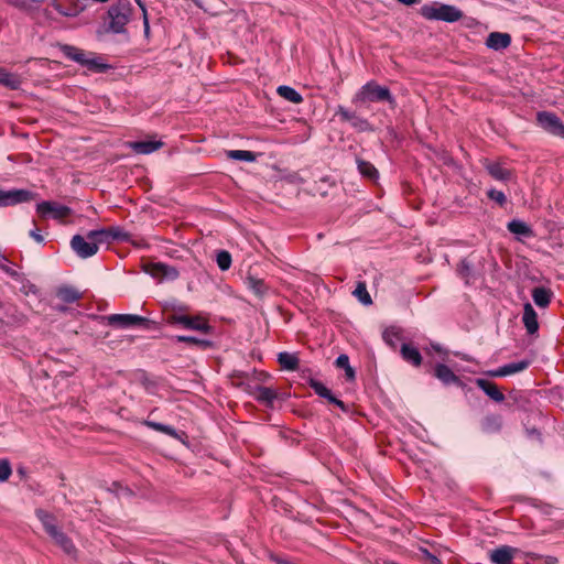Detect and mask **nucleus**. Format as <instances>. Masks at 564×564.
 <instances>
[{
    "instance_id": "obj_1",
    "label": "nucleus",
    "mask_w": 564,
    "mask_h": 564,
    "mask_svg": "<svg viewBox=\"0 0 564 564\" xmlns=\"http://www.w3.org/2000/svg\"><path fill=\"white\" fill-rule=\"evenodd\" d=\"M352 102L362 107L367 104H388L394 110L398 106L395 97L387 86L379 85L376 80H369L356 93Z\"/></svg>"
},
{
    "instance_id": "obj_2",
    "label": "nucleus",
    "mask_w": 564,
    "mask_h": 564,
    "mask_svg": "<svg viewBox=\"0 0 564 564\" xmlns=\"http://www.w3.org/2000/svg\"><path fill=\"white\" fill-rule=\"evenodd\" d=\"M59 50L66 58L86 67L89 72L102 74L111 68V65L105 63L102 57L94 52H86L70 44H62Z\"/></svg>"
},
{
    "instance_id": "obj_3",
    "label": "nucleus",
    "mask_w": 564,
    "mask_h": 564,
    "mask_svg": "<svg viewBox=\"0 0 564 564\" xmlns=\"http://www.w3.org/2000/svg\"><path fill=\"white\" fill-rule=\"evenodd\" d=\"M133 7L129 0H117L107 11L109 19L107 31L113 34L127 32L126 25L130 22Z\"/></svg>"
},
{
    "instance_id": "obj_4",
    "label": "nucleus",
    "mask_w": 564,
    "mask_h": 564,
    "mask_svg": "<svg viewBox=\"0 0 564 564\" xmlns=\"http://www.w3.org/2000/svg\"><path fill=\"white\" fill-rule=\"evenodd\" d=\"M420 14L426 20L444 21L447 23L457 22L464 17L463 11L457 7L438 1L422 6Z\"/></svg>"
},
{
    "instance_id": "obj_5",
    "label": "nucleus",
    "mask_w": 564,
    "mask_h": 564,
    "mask_svg": "<svg viewBox=\"0 0 564 564\" xmlns=\"http://www.w3.org/2000/svg\"><path fill=\"white\" fill-rule=\"evenodd\" d=\"M98 317L106 321L109 326L120 329L134 327H142L145 329L156 328V323L154 321L134 314H110Z\"/></svg>"
},
{
    "instance_id": "obj_6",
    "label": "nucleus",
    "mask_w": 564,
    "mask_h": 564,
    "mask_svg": "<svg viewBox=\"0 0 564 564\" xmlns=\"http://www.w3.org/2000/svg\"><path fill=\"white\" fill-rule=\"evenodd\" d=\"M89 240H96L100 245H109L111 242H130L131 235L120 226L104 227L100 229L89 230L87 232Z\"/></svg>"
},
{
    "instance_id": "obj_7",
    "label": "nucleus",
    "mask_w": 564,
    "mask_h": 564,
    "mask_svg": "<svg viewBox=\"0 0 564 564\" xmlns=\"http://www.w3.org/2000/svg\"><path fill=\"white\" fill-rule=\"evenodd\" d=\"M37 193L25 188H0V208L12 207L36 199Z\"/></svg>"
},
{
    "instance_id": "obj_8",
    "label": "nucleus",
    "mask_w": 564,
    "mask_h": 564,
    "mask_svg": "<svg viewBox=\"0 0 564 564\" xmlns=\"http://www.w3.org/2000/svg\"><path fill=\"white\" fill-rule=\"evenodd\" d=\"M69 245L75 254L80 259H88L95 256L99 250V243L96 240H89L87 235L73 236Z\"/></svg>"
},
{
    "instance_id": "obj_9",
    "label": "nucleus",
    "mask_w": 564,
    "mask_h": 564,
    "mask_svg": "<svg viewBox=\"0 0 564 564\" xmlns=\"http://www.w3.org/2000/svg\"><path fill=\"white\" fill-rule=\"evenodd\" d=\"M536 121L539 127L547 133L564 138V123L555 113L550 111H540L536 113Z\"/></svg>"
},
{
    "instance_id": "obj_10",
    "label": "nucleus",
    "mask_w": 564,
    "mask_h": 564,
    "mask_svg": "<svg viewBox=\"0 0 564 564\" xmlns=\"http://www.w3.org/2000/svg\"><path fill=\"white\" fill-rule=\"evenodd\" d=\"M36 213L41 218L61 219L72 214L68 206L61 205L53 200H43L36 204Z\"/></svg>"
},
{
    "instance_id": "obj_11",
    "label": "nucleus",
    "mask_w": 564,
    "mask_h": 564,
    "mask_svg": "<svg viewBox=\"0 0 564 564\" xmlns=\"http://www.w3.org/2000/svg\"><path fill=\"white\" fill-rule=\"evenodd\" d=\"M174 322L177 323L178 327H182L184 329L188 330H197L203 334H212L214 330V327L210 326L206 319H204L202 316L196 315L192 316L188 314V312L185 314V316H177L174 318Z\"/></svg>"
},
{
    "instance_id": "obj_12",
    "label": "nucleus",
    "mask_w": 564,
    "mask_h": 564,
    "mask_svg": "<svg viewBox=\"0 0 564 564\" xmlns=\"http://www.w3.org/2000/svg\"><path fill=\"white\" fill-rule=\"evenodd\" d=\"M144 270L148 274L161 281H174L180 276L175 267L162 262L149 263Z\"/></svg>"
},
{
    "instance_id": "obj_13",
    "label": "nucleus",
    "mask_w": 564,
    "mask_h": 564,
    "mask_svg": "<svg viewBox=\"0 0 564 564\" xmlns=\"http://www.w3.org/2000/svg\"><path fill=\"white\" fill-rule=\"evenodd\" d=\"M163 315L164 321L172 326H177V323L174 322V318L177 316H185V314L189 311L188 305L172 299L167 300L163 303Z\"/></svg>"
},
{
    "instance_id": "obj_14",
    "label": "nucleus",
    "mask_w": 564,
    "mask_h": 564,
    "mask_svg": "<svg viewBox=\"0 0 564 564\" xmlns=\"http://www.w3.org/2000/svg\"><path fill=\"white\" fill-rule=\"evenodd\" d=\"M434 377L437 378L444 386L455 384L463 388L464 382L459 379L454 371L445 364H436L434 367Z\"/></svg>"
},
{
    "instance_id": "obj_15",
    "label": "nucleus",
    "mask_w": 564,
    "mask_h": 564,
    "mask_svg": "<svg viewBox=\"0 0 564 564\" xmlns=\"http://www.w3.org/2000/svg\"><path fill=\"white\" fill-rule=\"evenodd\" d=\"M164 143L160 140H138L127 141L124 147L132 150L137 154H151L161 149Z\"/></svg>"
},
{
    "instance_id": "obj_16",
    "label": "nucleus",
    "mask_w": 564,
    "mask_h": 564,
    "mask_svg": "<svg viewBox=\"0 0 564 564\" xmlns=\"http://www.w3.org/2000/svg\"><path fill=\"white\" fill-rule=\"evenodd\" d=\"M518 549L510 545H500L489 551V558L494 564H511Z\"/></svg>"
},
{
    "instance_id": "obj_17",
    "label": "nucleus",
    "mask_w": 564,
    "mask_h": 564,
    "mask_svg": "<svg viewBox=\"0 0 564 564\" xmlns=\"http://www.w3.org/2000/svg\"><path fill=\"white\" fill-rule=\"evenodd\" d=\"M507 229L516 236L517 240L523 241L535 236L531 226L520 219H512L507 224Z\"/></svg>"
},
{
    "instance_id": "obj_18",
    "label": "nucleus",
    "mask_w": 564,
    "mask_h": 564,
    "mask_svg": "<svg viewBox=\"0 0 564 564\" xmlns=\"http://www.w3.org/2000/svg\"><path fill=\"white\" fill-rule=\"evenodd\" d=\"M456 271L466 283H468L470 279L475 280L480 275V271L476 268L473 254L462 259L457 264Z\"/></svg>"
},
{
    "instance_id": "obj_19",
    "label": "nucleus",
    "mask_w": 564,
    "mask_h": 564,
    "mask_svg": "<svg viewBox=\"0 0 564 564\" xmlns=\"http://www.w3.org/2000/svg\"><path fill=\"white\" fill-rule=\"evenodd\" d=\"M484 167L488 172V174L500 182H508L512 177V172L508 169H505L500 163L494 162L490 160H485Z\"/></svg>"
},
{
    "instance_id": "obj_20",
    "label": "nucleus",
    "mask_w": 564,
    "mask_h": 564,
    "mask_svg": "<svg viewBox=\"0 0 564 564\" xmlns=\"http://www.w3.org/2000/svg\"><path fill=\"white\" fill-rule=\"evenodd\" d=\"M511 44V35L502 32H491L486 39V46L494 51H502Z\"/></svg>"
},
{
    "instance_id": "obj_21",
    "label": "nucleus",
    "mask_w": 564,
    "mask_h": 564,
    "mask_svg": "<svg viewBox=\"0 0 564 564\" xmlns=\"http://www.w3.org/2000/svg\"><path fill=\"white\" fill-rule=\"evenodd\" d=\"M522 322L525 326L528 334L534 335L539 330L538 314L530 303L523 306Z\"/></svg>"
},
{
    "instance_id": "obj_22",
    "label": "nucleus",
    "mask_w": 564,
    "mask_h": 564,
    "mask_svg": "<svg viewBox=\"0 0 564 564\" xmlns=\"http://www.w3.org/2000/svg\"><path fill=\"white\" fill-rule=\"evenodd\" d=\"M476 384L494 401L502 402L505 400V394L499 390L495 382L484 378H477Z\"/></svg>"
},
{
    "instance_id": "obj_23",
    "label": "nucleus",
    "mask_w": 564,
    "mask_h": 564,
    "mask_svg": "<svg viewBox=\"0 0 564 564\" xmlns=\"http://www.w3.org/2000/svg\"><path fill=\"white\" fill-rule=\"evenodd\" d=\"M480 429L485 434H496L502 429V416L499 414H488L480 421Z\"/></svg>"
},
{
    "instance_id": "obj_24",
    "label": "nucleus",
    "mask_w": 564,
    "mask_h": 564,
    "mask_svg": "<svg viewBox=\"0 0 564 564\" xmlns=\"http://www.w3.org/2000/svg\"><path fill=\"white\" fill-rule=\"evenodd\" d=\"M401 357L404 361L411 364L414 367H419L422 364V355L420 350L409 343H403L400 349Z\"/></svg>"
},
{
    "instance_id": "obj_25",
    "label": "nucleus",
    "mask_w": 564,
    "mask_h": 564,
    "mask_svg": "<svg viewBox=\"0 0 564 564\" xmlns=\"http://www.w3.org/2000/svg\"><path fill=\"white\" fill-rule=\"evenodd\" d=\"M50 536L66 554L72 555L76 552L73 541L58 528Z\"/></svg>"
},
{
    "instance_id": "obj_26",
    "label": "nucleus",
    "mask_w": 564,
    "mask_h": 564,
    "mask_svg": "<svg viewBox=\"0 0 564 564\" xmlns=\"http://www.w3.org/2000/svg\"><path fill=\"white\" fill-rule=\"evenodd\" d=\"M0 85L11 90H18L21 88L22 79L20 75L0 67Z\"/></svg>"
},
{
    "instance_id": "obj_27",
    "label": "nucleus",
    "mask_w": 564,
    "mask_h": 564,
    "mask_svg": "<svg viewBox=\"0 0 564 564\" xmlns=\"http://www.w3.org/2000/svg\"><path fill=\"white\" fill-rule=\"evenodd\" d=\"M243 283L254 295L262 297L268 292L264 281L256 275L248 273L243 279Z\"/></svg>"
},
{
    "instance_id": "obj_28",
    "label": "nucleus",
    "mask_w": 564,
    "mask_h": 564,
    "mask_svg": "<svg viewBox=\"0 0 564 564\" xmlns=\"http://www.w3.org/2000/svg\"><path fill=\"white\" fill-rule=\"evenodd\" d=\"M35 516L40 520L45 532L48 535L58 528L57 520L53 513H51L44 509H36Z\"/></svg>"
},
{
    "instance_id": "obj_29",
    "label": "nucleus",
    "mask_w": 564,
    "mask_h": 564,
    "mask_svg": "<svg viewBox=\"0 0 564 564\" xmlns=\"http://www.w3.org/2000/svg\"><path fill=\"white\" fill-rule=\"evenodd\" d=\"M256 391L257 401L263 403L265 406L273 408V403L278 398V394L273 389L263 386H257Z\"/></svg>"
},
{
    "instance_id": "obj_30",
    "label": "nucleus",
    "mask_w": 564,
    "mask_h": 564,
    "mask_svg": "<svg viewBox=\"0 0 564 564\" xmlns=\"http://www.w3.org/2000/svg\"><path fill=\"white\" fill-rule=\"evenodd\" d=\"M356 164L358 172L369 181H377L379 178V172L375 167V165L368 161H365L360 158H356Z\"/></svg>"
},
{
    "instance_id": "obj_31",
    "label": "nucleus",
    "mask_w": 564,
    "mask_h": 564,
    "mask_svg": "<svg viewBox=\"0 0 564 564\" xmlns=\"http://www.w3.org/2000/svg\"><path fill=\"white\" fill-rule=\"evenodd\" d=\"M173 339L177 343H186L188 345L197 346L198 348L205 350L209 349L214 346V343L209 339L198 338L195 336H186V335H176Z\"/></svg>"
},
{
    "instance_id": "obj_32",
    "label": "nucleus",
    "mask_w": 564,
    "mask_h": 564,
    "mask_svg": "<svg viewBox=\"0 0 564 564\" xmlns=\"http://www.w3.org/2000/svg\"><path fill=\"white\" fill-rule=\"evenodd\" d=\"M552 297L551 290L544 286H538L532 290V299L539 307H546Z\"/></svg>"
},
{
    "instance_id": "obj_33",
    "label": "nucleus",
    "mask_w": 564,
    "mask_h": 564,
    "mask_svg": "<svg viewBox=\"0 0 564 564\" xmlns=\"http://www.w3.org/2000/svg\"><path fill=\"white\" fill-rule=\"evenodd\" d=\"M226 158L235 161L256 162L258 154L247 150H228Z\"/></svg>"
},
{
    "instance_id": "obj_34",
    "label": "nucleus",
    "mask_w": 564,
    "mask_h": 564,
    "mask_svg": "<svg viewBox=\"0 0 564 564\" xmlns=\"http://www.w3.org/2000/svg\"><path fill=\"white\" fill-rule=\"evenodd\" d=\"M276 91L279 96H281L282 98L290 102L300 104L303 101V97L301 96V94L290 86L281 85L278 87Z\"/></svg>"
},
{
    "instance_id": "obj_35",
    "label": "nucleus",
    "mask_w": 564,
    "mask_h": 564,
    "mask_svg": "<svg viewBox=\"0 0 564 564\" xmlns=\"http://www.w3.org/2000/svg\"><path fill=\"white\" fill-rule=\"evenodd\" d=\"M57 297L64 303H74L82 297V294L72 286H62L57 290Z\"/></svg>"
},
{
    "instance_id": "obj_36",
    "label": "nucleus",
    "mask_w": 564,
    "mask_h": 564,
    "mask_svg": "<svg viewBox=\"0 0 564 564\" xmlns=\"http://www.w3.org/2000/svg\"><path fill=\"white\" fill-rule=\"evenodd\" d=\"M278 361L285 370H295L299 367V358L288 351L280 352L278 355Z\"/></svg>"
},
{
    "instance_id": "obj_37",
    "label": "nucleus",
    "mask_w": 564,
    "mask_h": 564,
    "mask_svg": "<svg viewBox=\"0 0 564 564\" xmlns=\"http://www.w3.org/2000/svg\"><path fill=\"white\" fill-rule=\"evenodd\" d=\"M382 338L390 348L395 349L398 341L401 340L402 337L400 334V329L395 327H389L386 328L384 332L382 333Z\"/></svg>"
},
{
    "instance_id": "obj_38",
    "label": "nucleus",
    "mask_w": 564,
    "mask_h": 564,
    "mask_svg": "<svg viewBox=\"0 0 564 564\" xmlns=\"http://www.w3.org/2000/svg\"><path fill=\"white\" fill-rule=\"evenodd\" d=\"M352 294L358 299V301L364 305H370L372 303L371 296L367 291V286L365 282H358Z\"/></svg>"
},
{
    "instance_id": "obj_39",
    "label": "nucleus",
    "mask_w": 564,
    "mask_h": 564,
    "mask_svg": "<svg viewBox=\"0 0 564 564\" xmlns=\"http://www.w3.org/2000/svg\"><path fill=\"white\" fill-rule=\"evenodd\" d=\"M232 262L231 254L227 250L216 251V263L221 271H227Z\"/></svg>"
},
{
    "instance_id": "obj_40",
    "label": "nucleus",
    "mask_w": 564,
    "mask_h": 564,
    "mask_svg": "<svg viewBox=\"0 0 564 564\" xmlns=\"http://www.w3.org/2000/svg\"><path fill=\"white\" fill-rule=\"evenodd\" d=\"M530 365L531 361L528 359L519 360L516 362H509L505 365V371L507 372L508 376H510L528 369Z\"/></svg>"
},
{
    "instance_id": "obj_41",
    "label": "nucleus",
    "mask_w": 564,
    "mask_h": 564,
    "mask_svg": "<svg viewBox=\"0 0 564 564\" xmlns=\"http://www.w3.org/2000/svg\"><path fill=\"white\" fill-rule=\"evenodd\" d=\"M54 8L58 13H61L64 17H75L84 10V7L79 4H75L72 8L66 9L59 3H54Z\"/></svg>"
},
{
    "instance_id": "obj_42",
    "label": "nucleus",
    "mask_w": 564,
    "mask_h": 564,
    "mask_svg": "<svg viewBox=\"0 0 564 564\" xmlns=\"http://www.w3.org/2000/svg\"><path fill=\"white\" fill-rule=\"evenodd\" d=\"M350 124L358 131H372V127L369 121L362 117H359L357 113L354 116Z\"/></svg>"
},
{
    "instance_id": "obj_43",
    "label": "nucleus",
    "mask_w": 564,
    "mask_h": 564,
    "mask_svg": "<svg viewBox=\"0 0 564 564\" xmlns=\"http://www.w3.org/2000/svg\"><path fill=\"white\" fill-rule=\"evenodd\" d=\"M487 196L489 199L496 202L501 207L507 204V196L505 193L496 188L488 189Z\"/></svg>"
},
{
    "instance_id": "obj_44",
    "label": "nucleus",
    "mask_w": 564,
    "mask_h": 564,
    "mask_svg": "<svg viewBox=\"0 0 564 564\" xmlns=\"http://www.w3.org/2000/svg\"><path fill=\"white\" fill-rule=\"evenodd\" d=\"M12 474L11 464L8 459H0V482L7 481Z\"/></svg>"
},
{
    "instance_id": "obj_45",
    "label": "nucleus",
    "mask_w": 564,
    "mask_h": 564,
    "mask_svg": "<svg viewBox=\"0 0 564 564\" xmlns=\"http://www.w3.org/2000/svg\"><path fill=\"white\" fill-rule=\"evenodd\" d=\"M310 387L314 390V392L321 397H327V393L330 391L326 386H324L321 381L311 379L310 380Z\"/></svg>"
},
{
    "instance_id": "obj_46",
    "label": "nucleus",
    "mask_w": 564,
    "mask_h": 564,
    "mask_svg": "<svg viewBox=\"0 0 564 564\" xmlns=\"http://www.w3.org/2000/svg\"><path fill=\"white\" fill-rule=\"evenodd\" d=\"M323 399L327 400L329 403L338 406L343 412L348 413L349 406L345 404L341 400H339L332 390L327 393V397H324Z\"/></svg>"
},
{
    "instance_id": "obj_47",
    "label": "nucleus",
    "mask_w": 564,
    "mask_h": 564,
    "mask_svg": "<svg viewBox=\"0 0 564 564\" xmlns=\"http://www.w3.org/2000/svg\"><path fill=\"white\" fill-rule=\"evenodd\" d=\"M164 434H166L182 443H184V440L187 437V435L184 431H177L176 429H174L171 425L166 426Z\"/></svg>"
},
{
    "instance_id": "obj_48",
    "label": "nucleus",
    "mask_w": 564,
    "mask_h": 564,
    "mask_svg": "<svg viewBox=\"0 0 564 564\" xmlns=\"http://www.w3.org/2000/svg\"><path fill=\"white\" fill-rule=\"evenodd\" d=\"M18 281L21 282V284H22L21 291L23 293H25V294H30V293L35 294L37 292V288L35 286V284L31 283L22 274H21V278Z\"/></svg>"
},
{
    "instance_id": "obj_49",
    "label": "nucleus",
    "mask_w": 564,
    "mask_h": 564,
    "mask_svg": "<svg viewBox=\"0 0 564 564\" xmlns=\"http://www.w3.org/2000/svg\"><path fill=\"white\" fill-rule=\"evenodd\" d=\"M7 262L8 261H6V260L0 258V270H2L6 274H8L13 280H19L21 278V274L18 271H15L12 268H10L7 264Z\"/></svg>"
},
{
    "instance_id": "obj_50",
    "label": "nucleus",
    "mask_w": 564,
    "mask_h": 564,
    "mask_svg": "<svg viewBox=\"0 0 564 564\" xmlns=\"http://www.w3.org/2000/svg\"><path fill=\"white\" fill-rule=\"evenodd\" d=\"M336 115L339 116L343 121H348L350 123L356 112L350 111L343 106H338Z\"/></svg>"
},
{
    "instance_id": "obj_51",
    "label": "nucleus",
    "mask_w": 564,
    "mask_h": 564,
    "mask_svg": "<svg viewBox=\"0 0 564 564\" xmlns=\"http://www.w3.org/2000/svg\"><path fill=\"white\" fill-rule=\"evenodd\" d=\"M420 552L423 557L430 562V564H443L442 561L434 554H432L427 549L420 547Z\"/></svg>"
},
{
    "instance_id": "obj_52",
    "label": "nucleus",
    "mask_w": 564,
    "mask_h": 564,
    "mask_svg": "<svg viewBox=\"0 0 564 564\" xmlns=\"http://www.w3.org/2000/svg\"><path fill=\"white\" fill-rule=\"evenodd\" d=\"M143 424L145 426H148L149 429H152L156 432H160V433H164L165 429H166V424H163V423H159V422H155V421H150V420H145L143 422Z\"/></svg>"
},
{
    "instance_id": "obj_53",
    "label": "nucleus",
    "mask_w": 564,
    "mask_h": 564,
    "mask_svg": "<svg viewBox=\"0 0 564 564\" xmlns=\"http://www.w3.org/2000/svg\"><path fill=\"white\" fill-rule=\"evenodd\" d=\"M34 228L29 231V236L37 243L44 242V236L40 232V229L36 227L35 220H33Z\"/></svg>"
},
{
    "instance_id": "obj_54",
    "label": "nucleus",
    "mask_w": 564,
    "mask_h": 564,
    "mask_svg": "<svg viewBox=\"0 0 564 564\" xmlns=\"http://www.w3.org/2000/svg\"><path fill=\"white\" fill-rule=\"evenodd\" d=\"M531 500H532V505L535 508H539L543 514H546V516H551L552 514L553 507L551 505L542 503V502H536V500H534V499H531Z\"/></svg>"
},
{
    "instance_id": "obj_55",
    "label": "nucleus",
    "mask_w": 564,
    "mask_h": 564,
    "mask_svg": "<svg viewBox=\"0 0 564 564\" xmlns=\"http://www.w3.org/2000/svg\"><path fill=\"white\" fill-rule=\"evenodd\" d=\"M335 366L339 369L348 368L350 366L349 357L346 354H340L335 360Z\"/></svg>"
},
{
    "instance_id": "obj_56",
    "label": "nucleus",
    "mask_w": 564,
    "mask_h": 564,
    "mask_svg": "<svg viewBox=\"0 0 564 564\" xmlns=\"http://www.w3.org/2000/svg\"><path fill=\"white\" fill-rule=\"evenodd\" d=\"M345 377L347 381H352L356 378V371L351 366H348V368H345Z\"/></svg>"
},
{
    "instance_id": "obj_57",
    "label": "nucleus",
    "mask_w": 564,
    "mask_h": 564,
    "mask_svg": "<svg viewBox=\"0 0 564 564\" xmlns=\"http://www.w3.org/2000/svg\"><path fill=\"white\" fill-rule=\"evenodd\" d=\"M142 19H143V31H144V35L147 37H149L150 35V23H149V17H148V13L147 14H142Z\"/></svg>"
},
{
    "instance_id": "obj_58",
    "label": "nucleus",
    "mask_w": 564,
    "mask_h": 564,
    "mask_svg": "<svg viewBox=\"0 0 564 564\" xmlns=\"http://www.w3.org/2000/svg\"><path fill=\"white\" fill-rule=\"evenodd\" d=\"M489 373L492 377H506V376H508L507 372L505 371V365L499 367L496 370L490 371Z\"/></svg>"
},
{
    "instance_id": "obj_59",
    "label": "nucleus",
    "mask_w": 564,
    "mask_h": 564,
    "mask_svg": "<svg viewBox=\"0 0 564 564\" xmlns=\"http://www.w3.org/2000/svg\"><path fill=\"white\" fill-rule=\"evenodd\" d=\"M527 435L529 437H536L539 441H541V433L538 429L535 427H532V429H527Z\"/></svg>"
},
{
    "instance_id": "obj_60",
    "label": "nucleus",
    "mask_w": 564,
    "mask_h": 564,
    "mask_svg": "<svg viewBox=\"0 0 564 564\" xmlns=\"http://www.w3.org/2000/svg\"><path fill=\"white\" fill-rule=\"evenodd\" d=\"M397 1L404 6H409V7L421 3V0H397Z\"/></svg>"
},
{
    "instance_id": "obj_61",
    "label": "nucleus",
    "mask_w": 564,
    "mask_h": 564,
    "mask_svg": "<svg viewBox=\"0 0 564 564\" xmlns=\"http://www.w3.org/2000/svg\"><path fill=\"white\" fill-rule=\"evenodd\" d=\"M134 1L138 4V7L141 9L142 14H147L148 11H147L145 3L142 0H134Z\"/></svg>"
},
{
    "instance_id": "obj_62",
    "label": "nucleus",
    "mask_w": 564,
    "mask_h": 564,
    "mask_svg": "<svg viewBox=\"0 0 564 564\" xmlns=\"http://www.w3.org/2000/svg\"><path fill=\"white\" fill-rule=\"evenodd\" d=\"M432 348L440 354H447V350H444L440 344H432Z\"/></svg>"
},
{
    "instance_id": "obj_63",
    "label": "nucleus",
    "mask_w": 564,
    "mask_h": 564,
    "mask_svg": "<svg viewBox=\"0 0 564 564\" xmlns=\"http://www.w3.org/2000/svg\"><path fill=\"white\" fill-rule=\"evenodd\" d=\"M557 563V558L554 557V556H546L545 557V564H556Z\"/></svg>"
},
{
    "instance_id": "obj_64",
    "label": "nucleus",
    "mask_w": 564,
    "mask_h": 564,
    "mask_svg": "<svg viewBox=\"0 0 564 564\" xmlns=\"http://www.w3.org/2000/svg\"><path fill=\"white\" fill-rule=\"evenodd\" d=\"M455 356L460 357V358H462L463 360H465V361H469V360H470V358H469V357H467L466 355H463V354H460V352H455Z\"/></svg>"
}]
</instances>
